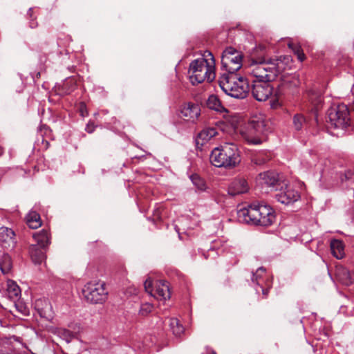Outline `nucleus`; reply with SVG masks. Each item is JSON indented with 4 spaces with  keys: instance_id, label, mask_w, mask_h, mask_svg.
Returning <instances> with one entry per match:
<instances>
[{
    "instance_id": "nucleus-1",
    "label": "nucleus",
    "mask_w": 354,
    "mask_h": 354,
    "mask_svg": "<svg viewBox=\"0 0 354 354\" xmlns=\"http://www.w3.org/2000/svg\"><path fill=\"white\" fill-rule=\"evenodd\" d=\"M243 55L233 47H227L221 56V68L225 71L218 79L222 91L235 99H244L250 91L248 79L238 77L235 73L242 66Z\"/></svg>"
},
{
    "instance_id": "nucleus-2",
    "label": "nucleus",
    "mask_w": 354,
    "mask_h": 354,
    "mask_svg": "<svg viewBox=\"0 0 354 354\" xmlns=\"http://www.w3.org/2000/svg\"><path fill=\"white\" fill-rule=\"evenodd\" d=\"M237 214L241 222L254 226L268 227L276 221L275 210L270 205L259 202H253L240 209Z\"/></svg>"
},
{
    "instance_id": "nucleus-3",
    "label": "nucleus",
    "mask_w": 354,
    "mask_h": 354,
    "mask_svg": "<svg viewBox=\"0 0 354 354\" xmlns=\"http://www.w3.org/2000/svg\"><path fill=\"white\" fill-rule=\"evenodd\" d=\"M203 58L196 59L189 64V80L193 85H197L207 80L212 82L216 77L215 60L210 51H205Z\"/></svg>"
},
{
    "instance_id": "nucleus-4",
    "label": "nucleus",
    "mask_w": 354,
    "mask_h": 354,
    "mask_svg": "<svg viewBox=\"0 0 354 354\" xmlns=\"http://www.w3.org/2000/svg\"><path fill=\"white\" fill-rule=\"evenodd\" d=\"M240 161L238 147L232 143H226L221 148H215L210 155V162L217 167H234Z\"/></svg>"
},
{
    "instance_id": "nucleus-5",
    "label": "nucleus",
    "mask_w": 354,
    "mask_h": 354,
    "mask_svg": "<svg viewBox=\"0 0 354 354\" xmlns=\"http://www.w3.org/2000/svg\"><path fill=\"white\" fill-rule=\"evenodd\" d=\"M259 64L252 70V81L272 82L279 73L275 62L272 59L266 61L264 57L258 58Z\"/></svg>"
},
{
    "instance_id": "nucleus-6",
    "label": "nucleus",
    "mask_w": 354,
    "mask_h": 354,
    "mask_svg": "<svg viewBox=\"0 0 354 354\" xmlns=\"http://www.w3.org/2000/svg\"><path fill=\"white\" fill-rule=\"evenodd\" d=\"M85 299L91 304H103L108 297V290L104 282H88L82 289Z\"/></svg>"
},
{
    "instance_id": "nucleus-7",
    "label": "nucleus",
    "mask_w": 354,
    "mask_h": 354,
    "mask_svg": "<svg viewBox=\"0 0 354 354\" xmlns=\"http://www.w3.org/2000/svg\"><path fill=\"white\" fill-rule=\"evenodd\" d=\"M328 122L337 129H344L350 125L351 118L346 105L339 104L331 106L327 112Z\"/></svg>"
},
{
    "instance_id": "nucleus-8",
    "label": "nucleus",
    "mask_w": 354,
    "mask_h": 354,
    "mask_svg": "<svg viewBox=\"0 0 354 354\" xmlns=\"http://www.w3.org/2000/svg\"><path fill=\"white\" fill-rule=\"evenodd\" d=\"M271 82L266 81H252V93L253 97L258 101L267 100L272 94L273 86Z\"/></svg>"
},
{
    "instance_id": "nucleus-9",
    "label": "nucleus",
    "mask_w": 354,
    "mask_h": 354,
    "mask_svg": "<svg viewBox=\"0 0 354 354\" xmlns=\"http://www.w3.org/2000/svg\"><path fill=\"white\" fill-rule=\"evenodd\" d=\"M15 234L8 227H0V246L8 252H12L16 246Z\"/></svg>"
},
{
    "instance_id": "nucleus-10",
    "label": "nucleus",
    "mask_w": 354,
    "mask_h": 354,
    "mask_svg": "<svg viewBox=\"0 0 354 354\" xmlns=\"http://www.w3.org/2000/svg\"><path fill=\"white\" fill-rule=\"evenodd\" d=\"M260 183L271 187L274 190L283 187V183L280 180L279 174L273 171H268L259 175Z\"/></svg>"
},
{
    "instance_id": "nucleus-11",
    "label": "nucleus",
    "mask_w": 354,
    "mask_h": 354,
    "mask_svg": "<svg viewBox=\"0 0 354 354\" xmlns=\"http://www.w3.org/2000/svg\"><path fill=\"white\" fill-rule=\"evenodd\" d=\"M283 187L279 188L280 192L277 194L275 198L281 203L288 205L299 200L300 195L297 191L287 187V185L283 183Z\"/></svg>"
},
{
    "instance_id": "nucleus-12",
    "label": "nucleus",
    "mask_w": 354,
    "mask_h": 354,
    "mask_svg": "<svg viewBox=\"0 0 354 354\" xmlns=\"http://www.w3.org/2000/svg\"><path fill=\"white\" fill-rule=\"evenodd\" d=\"M249 189L247 180L243 178L234 179L229 185L228 194L232 196L246 193Z\"/></svg>"
},
{
    "instance_id": "nucleus-13",
    "label": "nucleus",
    "mask_w": 354,
    "mask_h": 354,
    "mask_svg": "<svg viewBox=\"0 0 354 354\" xmlns=\"http://www.w3.org/2000/svg\"><path fill=\"white\" fill-rule=\"evenodd\" d=\"M201 109L198 104L188 103L180 111L181 117L187 121L194 122L200 115Z\"/></svg>"
},
{
    "instance_id": "nucleus-14",
    "label": "nucleus",
    "mask_w": 354,
    "mask_h": 354,
    "mask_svg": "<svg viewBox=\"0 0 354 354\" xmlns=\"http://www.w3.org/2000/svg\"><path fill=\"white\" fill-rule=\"evenodd\" d=\"M46 248H41L38 245L32 244L29 248V253L32 261L35 264H40L45 259V250Z\"/></svg>"
},
{
    "instance_id": "nucleus-15",
    "label": "nucleus",
    "mask_w": 354,
    "mask_h": 354,
    "mask_svg": "<svg viewBox=\"0 0 354 354\" xmlns=\"http://www.w3.org/2000/svg\"><path fill=\"white\" fill-rule=\"evenodd\" d=\"M337 279L344 286H350L354 281V274L344 267H340L336 271Z\"/></svg>"
},
{
    "instance_id": "nucleus-16",
    "label": "nucleus",
    "mask_w": 354,
    "mask_h": 354,
    "mask_svg": "<svg viewBox=\"0 0 354 354\" xmlns=\"http://www.w3.org/2000/svg\"><path fill=\"white\" fill-rule=\"evenodd\" d=\"M32 236L37 242L36 245L41 248H47L50 243V234L47 230L43 229L40 232L33 234Z\"/></svg>"
},
{
    "instance_id": "nucleus-17",
    "label": "nucleus",
    "mask_w": 354,
    "mask_h": 354,
    "mask_svg": "<svg viewBox=\"0 0 354 354\" xmlns=\"http://www.w3.org/2000/svg\"><path fill=\"white\" fill-rule=\"evenodd\" d=\"M330 245L331 252L335 258L341 259L344 257V244L342 241L333 239Z\"/></svg>"
},
{
    "instance_id": "nucleus-18",
    "label": "nucleus",
    "mask_w": 354,
    "mask_h": 354,
    "mask_svg": "<svg viewBox=\"0 0 354 354\" xmlns=\"http://www.w3.org/2000/svg\"><path fill=\"white\" fill-rule=\"evenodd\" d=\"M10 252H5L0 257V270L3 274H8L12 268V261Z\"/></svg>"
},
{
    "instance_id": "nucleus-19",
    "label": "nucleus",
    "mask_w": 354,
    "mask_h": 354,
    "mask_svg": "<svg viewBox=\"0 0 354 354\" xmlns=\"http://www.w3.org/2000/svg\"><path fill=\"white\" fill-rule=\"evenodd\" d=\"M207 106L209 109L219 113H227V110L221 104L216 95H210L207 100Z\"/></svg>"
},
{
    "instance_id": "nucleus-20",
    "label": "nucleus",
    "mask_w": 354,
    "mask_h": 354,
    "mask_svg": "<svg viewBox=\"0 0 354 354\" xmlns=\"http://www.w3.org/2000/svg\"><path fill=\"white\" fill-rule=\"evenodd\" d=\"M26 222L31 229H37L41 225L40 215L34 211L30 212L26 216Z\"/></svg>"
},
{
    "instance_id": "nucleus-21",
    "label": "nucleus",
    "mask_w": 354,
    "mask_h": 354,
    "mask_svg": "<svg viewBox=\"0 0 354 354\" xmlns=\"http://www.w3.org/2000/svg\"><path fill=\"white\" fill-rule=\"evenodd\" d=\"M217 131L215 128L208 127L203 129L198 135V139L202 140L201 145L208 142L211 138L217 135Z\"/></svg>"
},
{
    "instance_id": "nucleus-22",
    "label": "nucleus",
    "mask_w": 354,
    "mask_h": 354,
    "mask_svg": "<svg viewBox=\"0 0 354 354\" xmlns=\"http://www.w3.org/2000/svg\"><path fill=\"white\" fill-rule=\"evenodd\" d=\"M169 327L172 330L173 334L176 337H180L185 331V328L180 322L176 318H171L169 319Z\"/></svg>"
},
{
    "instance_id": "nucleus-23",
    "label": "nucleus",
    "mask_w": 354,
    "mask_h": 354,
    "mask_svg": "<svg viewBox=\"0 0 354 354\" xmlns=\"http://www.w3.org/2000/svg\"><path fill=\"white\" fill-rule=\"evenodd\" d=\"M293 127L296 131H300L307 124L306 120L302 114H295L292 119Z\"/></svg>"
},
{
    "instance_id": "nucleus-24",
    "label": "nucleus",
    "mask_w": 354,
    "mask_h": 354,
    "mask_svg": "<svg viewBox=\"0 0 354 354\" xmlns=\"http://www.w3.org/2000/svg\"><path fill=\"white\" fill-rule=\"evenodd\" d=\"M310 100L312 101L313 107L311 111L315 112V119L317 120V112L319 109L322 106V97L321 96L313 95L310 97Z\"/></svg>"
},
{
    "instance_id": "nucleus-25",
    "label": "nucleus",
    "mask_w": 354,
    "mask_h": 354,
    "mask_svg": "<svg viewBox=\"0 0 354 354\" xmlns=\"http://www.w3.org/2000/svg\"><path fill=\"white\" fill-rule=\"evenodd\" d=\"M7 290L9 297L12 299L18 298L21 294V290L19 287L13 281L8 283Z\"/></svg>"
},
{
    "instance_id": "nucleus-26",
    "label": "nucleus",
    "mask_w": 354,
    "mask_h": 354,
    "mask_svg": "<svg viewBox=\"0 0 354 354\" xmlns=\"http://www.w3.org/2000/svg\"><path fill=\"white\" fill-rule=\"evenodd\" d=\"M190 179L195 187L200 191H205L206 185L203 179H202L198 174H192Z\"/></svg>"
},
{
    "instance_id": "nucleus-27",
    "label": "nucleus",
    "mask_w": 354,
    "mask_h": 354,
    "mask_svg": "<svg viewBox=\"0 0 354 354\" xmlns=\"http://www.w3.org/2000/svg\"><path fill=\"white\" fill-rule=\"evenodd\" d=\"M58 335L67 343L71 342L75 337V333L66 328L59 329Z\"/></svg>"
},
{
    "instance_id": "nucleus-28",
    "label": "nucleus",
    "mask_w": 354,
    "mask_h": 354,
    "mask_svg": "<svg viewBox=\"0 0 354 354\" xmlns=\"http://www.w3.org/2000/svg\"><path fill=\"white\" fill-rule=\"evenodd\" d=\"M156 294L160 297V299H167L170 297V292L167 286L162 284V287H157L156 289Z\"/></svg>"
},
{
    "instance_id": "nucleus-29",
    "label": "nucleus",
    "mask_w": 354,
    "mask_h": 354,
    "mask_svg": "<svg viewBox=\"0 0 354 354\" xmlns=\"http://www.w3.org/2000/svg\"><path fill=\"white\" fill-rule=\"evenodd\" d=\"M27 17L30 20L29 21V26L31 28H35L37 26L38 24L36 21V17L34 16V10L33 8H30L28 9L27 12Z\"/></svg>"
},
{
    "instance_id": "nucleus-30",
    "label": "nucleus",
    "mask_w": 354,
    "mask_h": 354,
    "mask_svg": "<svg viewBox=\"0 0 354 354\" xmlns=\"http://www.w3.org/2000/svg\"><path fill=\"white\" fill-rule=\"evenodd\" d=\"M288 46H289L290 48H291V49H292L294 50L295 53L297 56V59L300 62H303L305 59L306 56H305L304 53H303L302 50L300 48V47L295 46L292 44H289Z\"/></svg>"
},
{
    "instance_id": "nucleus-31",
    "label": "nucleus",
    "mask_w": 354,
    "mask_h": 354,
    "mask_svg": "<svg viewBox=\"0 0 354 354\" xmlns=\"http://www.w3.org/2000/svg\"><path fill=\"white\" fill-rule=\"evenodd\" d=\"M340 179L342 182L346 180H354V171L348 169L345 171L344 174L340 175Z\"/></svg>"
},
{
    "instance_id": "nucleus-32",
    "label": "nucleus",
    "mask_w": 354,
    "mask_h": 354,
    "mask_svg": "<svg viewBox=\"0 0 354 354\" xmlns=\"http://www.w3.org/2000/svg\"><path fill=\"white\" fill-rule=\"evenodd\" d=\"M153 309V306L149 303L143 304L140 309V314L142 316L147 315L149 313L151 312Z\"/></svg>"
},
{
    "instance_id": "nucleus-33",
    "label": "nucleus",
    "mask_w": 354,
    "mask_h": 354,
    "mask_svg": "<svg viewBox=\"0 0 354 354\" xmlns=\"http://www.w3.org/2000/svg\"><path fill=\"white\" fill-rule=\"evenodd\" d=\"M269 160V158L268 156H261V155H257L255 156L252 161L255 165H261L265 164L268 160Z\"/></svg>"
},
{
    "instance_id": "nucleus-34",
    "label": "nucleus",
    "mask_w": 354,
    "mask_h": 354,
    "mask_svg": "<svg viewBox=\"0 0 354 354\" xmlns=\"http://www.w3.org/2000/svg\"><path fill=\"white\" fill-rule=\"evenodd\" d=\"M144 287L146 292H147L150 295H152V281L150 279H147L145 280V281L144 282Z\"/></svg>"
},
{
    "instance_id": "nucleus-35",
    "label": "nucleus",
    "mask_w": 354,
    "mask_h": 354,
    "mask_svg": "<svg viewBox=\"0 0 354 354\" xmlns=\"http://www.w3.org/2000/svg\"><path fill=\"white\" fill-rule=\"evenodd\" d=\"M259 272H265V269H264L263 267L259 268L257 270L256 273H253V274H252V281L253 282H255V281H256V282H257V283L258 285L259 284V282L258 281V277H259V275H260V274H259Z\"/></svg>"
},
{
    "instance_id": "nucleus-36",
    "label": "nucleus",
    "mask_w": 354,
    "mask_h": 354,
    "mask_svg": "<svg viewBox=\"0 0 354 354\" xmlns=\"http://www.w3.org/2000/svg\"><path fill=\"white\" fill-rule=\"evenodd\" d=\"M16 307L19 309V311L21 312L24 315H27L28 308L21 304H16Z\"/></svg>"
},
{
    "instance_id": "nucleus-37",
    "label": "nucleus",
    "mask_w": 354,
    "mask_h": 354,
    "mask_svg": "<svg viewBox=\"0 0 354 354\" xmlns=\"http://www.w3.org/2000/svg\"><path fill=\"white\" fill-rule=\"evenodd\" d=\"M85 130L88 133H93L95 130V126H94L93 123H91V122L88 123L85 128Z\"/></svg>"
},
{
    "instance_id": "nucleus-38",
    "label": "nucleus",
    "mask_w": 354,
    "mask_h": 354,
    "mask_svg": "<svg viewBox=\"0 0 354 354\" xmlns=\"http://www.w3.org/2000/svg\"><path fill=\"white\" fill-rule=\"evenodd\" d=\"M291 59L290 58V56H288V55H286V56H280L279 57V59L276 60L275 62H277V61H281L282 62H285L286 64L288 63L289 61Z\"/></svg>"
},
{
    "instance_id": "nucleus-39",
    "label": "nucleus",
    "mask_w": 354,
    "mask_h": 354,
    "mask_svg": "<svg viewBox=\"0 0 354 354\" xmlns=\"http://www.w3.org/2000/svg\"><path fill=\"white\" fill-rule=\"evenodd\" d=\"M249 143L253 145H259L261 143V140L260 138H252L248 140Z\"/></svg>"
},
{
    "instance_id": "nucleus-40",
    "label": "nucleus",
    "mask_w": 354,
    "mask_h": 354,
    "mask_svg": "<svg viewBox=\"0 0 354 354\" xmlns=\"http://www.w3.org/2000/svg\"><path fill=\"white\" fill-rule=\"evenodd\" d=\"M17 82L20 85H19V86L16 89V91H17V92H21V91L24 89V85H23L22 82H21V80H18Z\"/></svg>"
},
{
    "instance_id": "nucleus-41",
    "label": "nucleus",
    "mask_w": 354,
    "mask_h": 354,
    "mask_svg": "<svg viewBox=\"0 0 354 354\" xmlns=\"http://www.w3.org/2000/svg\"><path fill=\"white\" fill-rule=\"evenodd\" d=\"M261 288H262V293H263V295L265 297H266L268 295V292H269L268 289H265V288H263L262 287H261Z\"/></svg>"
},
{
    "instance_id": "nucleus-42",
    "label": "nucleus",
    "mask_w": 354,
    "mask_h": 354,
    "mask_svg": "<svg viewBox=\"0 0 354 354\" xmlns=\"http://www.w3.org/2000/svg\"><path fill=\"white\" fill-rule=\"evenodd\" d=\"M260 125L261 126V125H262V124H261V123H259V122H258V123H257V126H258V127H259Z\"/></svg>"
},
{
    "instance_id": "nucleus-43",
    "label": "nucleus",
    "mask_w": 354,
    "mask_h": 354,
    "mask_svg": "<svg viewBox=\"0 0 354 354\" xmlns=\"http://www.w3.org/2000/svg\"><path fill=\"white\" fill-rule=\"evenodd\" d=\"M214 354H216L215 353Z\"/></svg>"
}]
</instances>
